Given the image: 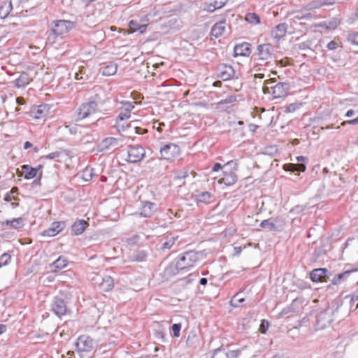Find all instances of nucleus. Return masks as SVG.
I'll return each instance as SVG.
<instances>
[{
	"instance_id": "obj_21",
	"label": "nucleus",
	"mask_w": 358,
	"mask_h": 358,
	"mask_svg": "<svg viewBox=\"0 0 358 358\" xmlns=\"http://www.w3.org/2000/svg\"><path fill=\"white\" fill-rule=\"evenodd\" d=\"M250 54V44L248 43H243L236 45L234 48V56H248Z\"/></svg>"
},
{
	"instance_id": "obj_14",
	"label": "nucleus",
	"mask_w": 358,
	"mask_h": 358,
	"mask_svg": "<svg viewBox=\"0 0 358 358\" xmlns=\"http://www.w3.org/2000/svg\"><path fill=\"white\" fill-rule=\"evenodd\" d=\"M155 209V203L150 201H145L142 203V206L139 208V213H136L134 215L143 217H150L152 215Z\"/></svg>"
},
{
	"instance_id": "obj_39",
	"label": "nucleus",
	"mask_w": 358,
	"mask_h": 358,
	"mask_svg": "<svg viewBox=\"0 0 358 358\" xmlns=\"http://www.w3.org/2000/svg\"><path fill=\"white\" fill-rule=\"evenodd\" d=\"M245 19L248 22L252 24H257L260 23V18L259 15L255 13H248L245 15Z\"/></svg>"
},
{
	"instance_id": "obj_37",
	"label": "nucleus",
	"mask_w": 358,
	"mask_h": 358,
	"mask_svg": "<svg viewBox=\"0 0 358 358\" xmlns=\"http://www.w3.org/2000/svg\"><path fill=\"white\" fill-rule=\"evenodd\" d=\"M245 301V298L241 292L236 293L233 296L230 303L233 307H238L240 304Z\"/></svg>"
},
{
	"instance_id": "obj_57",
	"label": "nucleus",
	"mask_w": 358,
	"mask_h": 358,
	"mask_svg": "<svg viewBox=\"0 0 358 358\" xmlns=\"http://www.w3.org/2000/svg\"><path fill=\"white\" fill-rule=\"evenodd\" d=\"M338 47V44L336 41H330L327 45V48L330 50H335Z\"/></svg>"
},
{
	"instance_id": "obj_24",
	"label": "nucleus",
	"mask_w": 358,
	"mask_h": 358,
	"mask_svg": "<svg viewBox=\"0 0 358 358\" xmlns=\"http://www.w3.org/2000/svg\"><path fill=\"white\" fill-rule=\"evenodd\" d=\"M32 78L29 76V74L27 72H22L19 78L15 80V85L17 88L24 87L28 85Z\"/></svg>"
},
{
	"instance_id": "obj_41",
	"label": "nucleus",
	"mask_w": 358,
	"mask_h": 358,
	"mask_svg": "<svg viewBox=\"0 0 358 358\" xmlns=\"http://www.w3.org/2000/svg\"><path fill=\"white\" fill-rule=\"evenodd\" d=\"M260 227L264 229H267L269 231H276L277 227L273 222L271 221V220H264L260 223Z\"/></svg>"
},
{
	"instance_id": "obj_23",
	"label": "nucleus",
	"mask_w": 358,
	"mask_h": 358,
	"mask_svg": "<svg viewBox=\"0 0 358 358\" xmlns=\"http://www.w3.org/2000/svg\"><path fill=\"white\" fill-rule=\"evenodd\" d=\"M225 28H226V21L225 20H222L221 22H217L213 26L211 31H210V34L215 38H219L222 35V34L225 31Z\"/></svg>"
},
{
	"instance_id": "obj_55",
	"label": "nucleus",
	"mask_w": 358,
	"mask_h": 358,
	"mask_svg": "<svg viewBox=\"0 0 358 358\" xmlns=\"http://www.w3.org/2000/svg\"><path fill=\"white\" fill-rule=\"evenodd\" d=\"M61 155L59 152H53L47 155H45L43 157L48 159H53L55 158L59 157Z\"/></svg>"
},
{
	"instance_id": "obj_2",
	"label": "nucleus",
	"mask_w": 358,
	"mask_h": 358,
	"mask_svg": "<svg viewBox=\"0 0 358 358\" xmlns=\"http://www.w3.org/2000/svg\"><path fill=\"white\" fill-rule=\"evenodd\" d=\"M199 260V253L188 251L181 254L176 262L175 267L178 271H187Z\"/></svg>"
},
{
	"instance_id": "obj_18",
	"label": "nucleus",
	"mask_w": 358,
	"mask_h": 358,
	"mask_svg": "<svg viewBox=\"0 0 358 358\" xmlns=\"http://www.w3.org/2000/svg\"><path fill=\"white\" fill-rule=\"evenodd\" d=\"M287 29V24L286 23H280L272 29L271 31V37L278 41L285 36Z\"/></svg>"
},
{
	"instance_id": "obj_62",
	"label": "nucleus",
	"mask_w": 358,
	"mask_h": 358,
	"mask_svg": "<svg viewBox=\"0 0 358 358\" xmlns=\"http://www.w3.org/2000/svg\"><path fill=\"white\" fill-rule=\"evenodd\" d=\"M355 114V111L352 109L348 110L345 114V117H351Z\"/></svg>"
},
{
	"instance_id": "obj_36",
	"label": "nucleus",
	"mask_w": 358,
	"mask_h": 358,
	"mask_svg": "<svg viewBox=\"0 0 358 358\" xmlns=\"http://www.w3.org/2000/svg\"><path fill=\"white\" fill-rule=\"evenodd\" d=\"M45 106H38L31 111V115L35 119H41L45 116Z\"/></svg>"
},
{
	"instance_id": "obj_40",
	"label": "nucleus",
	"mask_w": 358,
	"mask_h": 358,
	"mask_svg": "<svg viewBox=\"0 0 358 358\" xmlns=\"http://www.w3.org/2000/svg\"><path fill=\"white\" fill-rule=\"evenodd\" d=\"M92 177H93V169L87 167L82 171L81 178L84 181H85V182L90 181L92 178Z\"/></svg>"
},
{
	"instance_id": "obj_35",
	"label": "nucleus",
	"mask_w": 358,
	"mask_h": 358,
	"mask_svg": "<svg viewBox=\"0 0 358 358\" xmlns=\"http://www.w3.org/2000/svg\"><path fill=\"white\" fill-rule=\"evenodd\" d=\"M103 149H109L111 147L118 146V139L113 137H108L102 141Z\"/></svg>"
},
{
	"instance_id": "obj_56",
	"label": "nucleus",
	"mask_w": 358,
	"mask_h": 358,
	"mask_svg": "<svg viewBox=\"0 0 358 358\" xmlns=\"http://www.w3.org/2000/svg\"><path fill=\"white\" fill-rule=\"evenodd\" d=\"M358 124V117L355 118V119H352V120H347V121H344L341 123V126H345L346 124H351V125H355V124Z\"/></svg>"
},
{
	"instance_id": "obj_7",
	"label": "nucleus",
	"mask_w": 358,
	"mask_h": 358,
	"mask_svg": "<svg viewBox=\"0 0 358 358\" xmlns=\"http://www.w3.org/2000/svg\"><path fill=\"white\" fill-rule=\"evenodd\" d=\"M128 159L130 163H136L145 157V149L139 145H129L127 149Z\"/></svg>"
},
{
	"instance_id": "obj_11",
	"label": "nucleus",
	"mask_w": 358,
	"mask_h": 358,
	"mask_svg": "<svg viewBox=\"0 0 358 358\" xmlns=\"http://www.w3.org/2000/svg\"><path fill=\"white\" fill-rule=\"evenodd\" d=\"M51 311L59 317L66 315L67 307L64 300L60 297L55 296L51 303Z\"/></svg>"
},
{
	"instance_id": "obj_54",
	"label": "nucleus",
	"mask_w": 358,
	"mask_h": 358,
	"mask_svg": "<svg viewBox=\"0 0 358 358\" xmlns=\"http://www.w3.org/2000/svg\"><path fill=\"white\" fill-rule=\"evenodd\" d=\"M268 325H269L268 322H267L266 320L262 321V323L260 325V329H261V332L262 334H265L266 332V330L268 328Z\"/></svg>"
},
{
	"instance_id": "obj_48",
	"label": "nucleus",
	"mask_w": 358,
	"mask_h": 358,
	"mask_svg": "<svg viewBox=\"0 0 358 358\" xmlns=\"http://www.w3.org/2000/svg\"><path fill=\"white\" fill-rule=\"evenodd\" d=\"M203 10L208 13H213L217 10L216 7L214 6V3H204L203 6Z\"/></svg>"
},
{
	"instance_id": "obj_59",
	"label": "nucleus",
	"mask_w": 358,
	"mask_h": 358,
	"mask_svg": "<svg viewBox=\"0 0 358 358\" xmlns=\"http://www.w3.org/2000/svg\"><path fill=\"white\" fill-rule=\"evenodd\" d=\"M291 312V308L287 307L282 310V311L280 313V315L282 317L285 315H287Z\"/></svg>"
},
{
	"instance_id": "obj_52",
	"label": "nucleus",
	"mask_w": 358,
	"mask_h": 358,
	"mask_svg": "<svg viewBox=\"0 0 358 358\" xmlns=\"http://www.w3.org/2000/svg\"><path fill=\"white\" fill-rule=\"evenodd\" d=\"M227 2V0H214V6L216 7L217 9H220L222 8Z\"/></svg>"
},
{
	"instance_id": "obj_47",
	"label": "nucleus",
	"mask_w": 358,
	"mask_h": 358,
	"mask_svg": "<svg viewBox=\"0 0 358 358\" xmlns=\"http://www.w3.org/2000/svg\"><path fill=\"white\" fill-rule=\"evenodd\" d=\"M146 259V255L144 252H138L133 257V260L136 262H144Z\"/></svg>"
},
{
	"instance_id": "obj_34",
	"label": "nucleus",
	"mask_w": 358,
	"mask_h": 358,
	"mask_svg": "<svg viewBox=\"0 0 358 358\" xmlns=\"http://www.w3.org/2000/svg\"><path fill=\"white\" fill-rule=\"evenodd\" d=\"M131 117L129 112L124 111L121 112L117 117L115 127L118 131H124L125 127L124 125H120L119 122L127 120Z\"/></svg>"
},
{
	"instance_id": "obj_42",
	"label": "nucleus",
	"mask_w": 358,
	"mask_h": 358,
	"mask_svg": "<svg viewBox=\"0 0 358 358\" xmlns=\"http://www.w3.org/2000/svg\"><path fill=\"white\" fill-rule=\"evenodd\" d=\"M175 237H167L166 241L162 243L161 248L162 249H170L174 244L176 239Z\"/></svg>"
},
{
	"instance_id": "obj_1",
	"label": "nucleus",
	"mask_w": 358,
	"mask_h": 358,
	"mask_svg": "<svg viewBox=\"0 0 358 358\" xmlns=\"http://www.w3.org/2000/svg\"><path fill=\"white\" fill-rule=\"evenodd\" d=\"M275 78L266 80L264 82L262 92L264 94H271L273 99L286 97L290 90V85L287 82L276 83Z\"/></svg>"
},
{
	"instance_id": "obj_25",
	"label": "nucleus",
	"mask_w": 358,
	"mask_h": 358,
	"mask_svg": "<svg viewBox=\"0 0 358 358\" xmlns=\"http://www.w3.org/2000/svg\"><path fill=\"white\" fill-rule=\"evenodd\" d=\"M117 65L113 62H110L104 64L102 67L101 74L103 76H110L116 73Z\"/></svg>"
},
{
	"instance_id": "obj_31",
	"label": "nucleus",
	"mask_w": 358,
	"mask_h": 358,
	"mask_svg": "<svg viewBox=\"0 0 358 358\" xmlns=\"http://www.w3.org/2000/svg\"><path fill=\"white\" fill-rule=\"evenodd\" d=\"M13 9L11 1H4L0 6V18L5 19Z\"/></svg>"
},
{
	"instance_id": "obj_49",
	"label": "nucleus",
	"mask_w": 358,
	"mask_h": 358,
	"mask_svg": "<svg viewBox=\"0 0 358 358\" xmlns=\"http://www.w3.org/2000/svg\"><path fill=\"white\" fill-rule=\"evenodd\" d=\"M180 329H181V324L180 323H176L172 325V330H173L174 337L178 338L180 336Z\"/></svg>"
},
{
	"instance_id": "obj_8",
	"label": "nucleus",
	"mask_w": 358,
	"mask_h": 358,
	"mask_svg": "<svg viewBox=\"0 0 358 358\" xmlns=\"http://www.w3.org/2000/svg\"><path fill=\"white\" fill-rule=\"evenodd\" d=\"M74 27V23L69 20H56L52 22V29L56 34L62 37V35L68 33Z\"/></svg>"
},
{
	"instance_id": "obj_61",
	"label": "nucleus",
	"mask_w": 358,
	"mask_h": 358,
	"mask_svg": "<svg viewBox=\"0 0 358 358\" xmlns=\"http://www.w3.org/2000/svg\"><path fill=\"white\" fill-rule=\"evenodd\" d=\"M222 168V165L219 163H215L213 168H212V171H214V172H216V171H218L220 169H221Z\"/></svg>"
},
{
	"instance_id": "obj_26",
	"label": "nucleus",
	"mask_w": 358,
	"mask_h": 358,
	"mask_svg": "<svg viewBox=\"0 0 358 358\" xmlns=\"http://www.w3.org/2000/svg\"><path fill=\"white\" fill-rule=\"evenodd\" d=\"M2 226L10 227L15 229H20L24 225L22 217L14 218L13 220H7L2 222Z\"/></svg>"
},
{
	"instance_id": "obj_44",
	"label": "nucleus",
	"mask_w": 358,
	"mask_h": 358,
	"mask_svg": "<svg viewBox=\"0 0 358 358\" xmlns=\"http://www.w3.org/2000/svg\"><path fill=\"white\" fill-rule=\"evenodd\" d=\"M301 103H292L285 107V112L286 113H294L301 106Z\"/></svg>"
},
{
	"instance_id": "obj_10",
	"label": "nucleus",
	"mask_w": 358,
	"mask_h": 358,
	"mask_svg": "<svg viewBox=\"0 0 358 358\" xmlns=\"http://www.w3.org/2000/svg\"><path fill=\"white\" fill-rule=\"evenodd\" d=\"M254 55L272 63L273 62V48L269 43L259 45L257 48V52Z\"/></svg>"
},
{
	"instance_id": "obj_58",
	"label": "nucleus",
	"mask_w": 358,
	"mask_h": 358,
	"mask_svg": "<svg viewBox=\"0 0 358 358\" xmlns=\"http://www.w3.org/2000/svg\"><path fill=\"white\" fill-rule=\"evenodd\" d=\"M358 301V290L355 292L351 296H350V303H352L355 301Z\"/></svg>"
},
{
	"instance_id": "obj_15",
	"label": "nucleus",
	"mask_w": 358,
	"mask_h": 358,
	"mask_svg": "<svg viewBox=\"0 0 358 358\" xmlns=\"http://www.w3.org/2000/svg\"><path fill=\"white\" fill-rule=\"evenodd\" d=\"M65 226L64 222H54L48 229L42 232V236L53 237L62 231Z\"/></svg>"
},
{
	"instance_id": "obj_64",
	"label": "nucleus",
	"mask_w": 358,
	"mask_h": 358,
	"mask_svg": "<svg viewBox=\"0 0 358 358\" xmlns=\"http://www.w3.org/2000/svg\"><path fill=\"white\" fill-rule=\"evenodd\" d=\"M306 159V157H305L303 156L296 157V161H297L298 164L305 162Z\"/></svg>"
},
{
	"instance_id": "obj_30",
	"label": "nucleus",
	"mask_w": 358,
	"mask_h": 358,
	"mask_svg": "<svg viewBox=\"0 0 358 358\" xmlns=\"http://www.w3.org/2000/svg\"><path fill=\"white\" fill-rule=\"evenodd\" d=\"M67 266V260L64 257H59L57 259H56L54 262H52L50 267L52 271L54 272H57Z\"/></svg>"
},
{
	"instance_id": "obj_16",
	"label": "nucleus",
	"mask_w": 358,
	"mask_h": 358,
	"mask_svg": "<svg viewBox=\"0 0 358 358\" xmlns=\"http://www.w3.org/2000/svg\"><path fill=\"white\" fill-rule=\"evenodd\" d=\"M240 355L238 350L225 351L223 348H217L213 351L211 358H238Z\"/></svg>"
},
{
	"instance_id": "obj_45",
	"label": "nucleus",
	"mask_w": 358,
	"mask_h": 358,
	"mask_svg": "<svg viewBox=\"0 0 358 358\" xmlns=\"http://www.w3.org/2000/svg\"><path fill=\"white\" fill-rule=\"evenodd\" d=\"M348 41L353 45H358V32H352L348 34Z\"/></svg>"
},
{
	"instance_id": "obj_5",
	"label": "nucleus",
	"mask_w": 358,
	"mask_h": 358,
	"mask_svg": "<svg viewBox=\"0 0 358 358\" xmlns=\"http://www.w3.org/2000/svg\"><path fill=\"white\" fill-rule=\"evenodd\" d=\"M96 342L87 335L80 336L76 343V348L79 352H87L92 350Z\"/></svg>"
},
{
	"instance_id": "obj_50",
	"label": "nucleus",
	"mask_w": 358,
	"mask_h": 358,
	"mask_svg": "<svg viewBox=\"0 0 358 358\" xmlns=\"http://www.w3.org/2000/svg\"><path fill=\"white\" fill-rule=\"evenodd\" d=\"M121 104H122V109L124 110V111H127V112H129L131 113V110L134 108V106L132 105V103L129 101H123L121 102Z\"/></svg>"
},
{
	"instance_id": "obj_27",
	"label": "nucleus",
	"mask_w": 358,
	"mask_h": 358,
	"mask_svg": "<svg viewBox=\"0 0 358 358\" xmlns=\"http://www.w3.org/2000/svg\"><path fill=\"white\" fill-rule=\"evenodd\" d=\"M213 195L209 192H202L195 195L196 203L208 204L211 203Z\"/></svg>"
},
{
	"instance_id": "obj_53",
	"label": "nucleus",
	"mask_w": 358,
	"mask_h": 358,
	"mask_svg": "<svg viewBox=\"0 0 358 358\" xmlns=\"http://www.w3.org/2000/svg\"><path fill=\"white\" fill-rule=\"evenodd\" d=\"M83 74H85V69L84 67H82L78 72L75 73V78L76 80H83Z\"/></svg>"
},
{
	"instance_id": "obj_32",
	"label": "nucleus",
	"mask_w": 358,
	"mask_h": 358,
	"mask_svg": "<svg viewBox=\"0 0 358 358\" xmlns=\"http://www.w3.org/2000/svg\"><path fill=\"white\" fill-rule=\"evenodd\" d=\"M94 91L95 92L94 95L89 98L88 100L90 101H94L99 108V106L103 103V101L101 100V94H103V91L100 87H94Z\"/></svg>"
},
{
	"instance_id": "obj_17",
	"label": "nucleus",
	"mask_w": 358,
	"mask_h": 358,
	"mask_svg": "<svg viewBox=\"0 0 358 358\" xmlns=\"http://www.w3.org/2000/svg\"><path fill=\"white\" fill-rule=\"evenodd\" d=\"M328 273L329 270L325 268L313 269L310 274V279L313 282H315L326 281Z\"/></svg>"
},
{
	"instance_id": "obj_51",
	"label": "nucleus",
	"mask_w": 358,
	"mask_h": 358,
	"mask_svg": "<svg viewBox=\"0 0 358 358\" xmlns=\"http://www.w3.org/2000/svg\"><path fill=\"white\" fill-rule=\"evenodd\" d=\"M140 236L138 235H134L128 238L127 243L130 245H136L139 242Z\"/></svg>"
},
{
	"instance_id": "obj_13",
	"label": "nucleus",
	"mask_w": 358,
	"mask_h": 358,
	"mask_svg": "<svg viewBox=\"0 0 358 358\" xmlns=\"http://www.w3.org/2000/svg\"><path fill=\"white\" fill-rule=\"evenodd\" d=\"M273 64L268 60H264L256 55L252 57V71L257 72L266 70V68H271Z\"/></svg>"
},
{
	"instance_id": "obj_4",
	"label": "nucleus",
	"mask_w": 358,
	"mask_h": 358,
	"mask_svg": "<svg viewBox=\"0 0 358 358\" xmlns=\"http://www.w3.org/2000/svg\"><path fill=\"white\" fill-rule=\"evenodd\" d=\"M217 78L224 81L231 79H238L240 73L236 71L231 65L227 64H220L216 68Z\"/></svg>"
},
{
	"instance_id": "obj_19",
	"label": "nucleus",
	"mask_w": 358,
	"mask_h": 358,
	"mask_svg": "<svg viewBox=\"0 0 358 358\" xmlns=\"http://www.w3.org/2000/svg\"><path fill=\"white\" fill-rule=\"evenodd\" d=\"M88 226L89 223L85 220H78L71 226V233L75 236L80 235Z\"/></svg>"
},
{
	"instance_id": "obj_28",
	"label": "nucleus",
	"mask_w": 358,
	"mask_h": 358,
	"mask_svg": "<svg viewBox=\"0 0 358 358\" xmlns=\"http://www.w3.org/2000/svg\"><path fill=\"white\" fill-rule=\"evenodd\" d=\"M283 169L286 171H299V172H304L306 169V164L304 163H299V164H285L283 166Z\"/></svg>"
},
{
	"instance_id": "obj_22",
	"label": "nucleus",
	"mask_w": 358,
	"mask_h": 358,
	"mask_svg": "<svg viewBox=\"0 0 358 358\" xmlns=\"http://www.w3.org/2000/svg\"><path fill=\"white\" fill-rule=\"evenodd\" d=\"M42 168L41 165H39L37 168H33L29 165H22L21 166L22 171L24 174V178L27 180L34 178L38 172Z\"/></svg>"
},
{
	"instance_id": "obj_43",
	"label": "nucleus",
	"mask_w": 358,
	"mask_h": 358,
	"mask_svg": "<svg viewBox=\"0 0 358 358\" xmlns=\"http://www.w3.org/2000/svg\"><path fill=\"white\" fill-rule=\"evenodd\" d=\"M10 255L8 253H3L0 256V268L6 266L10 261Z\"/></svg>"
},
{
	"instance_id": "obj_63",
	"label": "nucleus",
	"mask_w": 358,
	"mask_h": 358,
	"mask_svg": "<svg viewBox=\"0 0 358 358\" xmlns=\"http://www.w3.org/2000/svg\"><path fill=\"white\" fill-rule=\"evenodd\" d=\"M338 24L339 23L336 20H334V21L329 22V25L328 27L331 28V29H335L338 26Z\"/></svg>"
},
{
	"instance_id": "obj_46",
	"label": "nucleus",
	"mask_w": 358,
	"mask_h": 358,
	"mask_svg": "<svg viewBox=\"0 0 358 358\" xmlns=\"http://www.w3.org/2000/svg\"><path fill=\"white\" fill-rule=\"evenodd\" d=\"M236 101V96L234 95H229L225 99H223L219 101V104L224 105L227 103H231Z\"/></svg>"
},
{
	"instance_id": "obj_6",
	"label": "nucleus",
	"mask_w": 358,
	"mask_h": 358,
	"mask_svg": "<svg viewBox=\"0 0 358 358\" xmlns=\"http://www.w3.org/2000/svg\"><path fill=\"white\" fill-rule=\"evenodd\" d=\"M161 158L166 160H172L179 156L180 149L178 145L174 143H168L160 148Z\"/></svg>"
},
{
	"instance_id": "obj_3",
	"label": "nucleus",
	"mask_w": 358,
	"mask_h": 358,
	"mask_svg": "<svg viewBox=\"0 0 358 358\" xmlns=\"http://www.w3.org/2000/svg\"><path fill=\"white\" fill-rule=\"evenodd\" d=\"M98 111L99 108L96 103L94 101H90L87 100L78 108L76 112L77 120L79 121L88 118L96 113Z\"/></svg>"
},
{
	"instance_id": "obj_9",
	"label": "nucleus",
	"mask_w": 358,
	"mask_h": 358,
	"mask_svg": "<svg viewBox=\"0 0 358 358\" xmlns=\"http://www.w3.org/2000/svg\"><path fill=\"white\" fill-rule=\"evenodd\" d=\"M94 284H96L101 291L108 292L111 290L114 286V280L109 275L101 276L97 275L93 278Z\"/></svg>"
},
{
	"instance_id": "obj_33",
	"label": "nucleus",
	"mask_w": 358,
	"mask_h": 358,
	"mask_svg": "<svg viewBox=\"0 0 358 358\" xmlns=\"http://www.w3.org/2000/svg\"><path fill=\"white\" fill-rule=\"evenodd\" d=\"M129 27L131 32L139 31L141 34L146 31L147 24H139L137 21L131 20L129 22Z\"/></svg>"
},
{
	"instance_id": "obj_38",
	"label": "nucleus",
	"mask_w": 358,
	"mask_h": 358,
	"mask_svg": "<svg viewBox=\"0 0 358 358\" xmlns=\"http://www.w3.org/2000/svg\"><path fill=\"white\" fill-rule=\"evenodd\" d=\"M48 36L46 39V43L50 45L55 44L59 38L62 37L59 35L56 34L54 30L50 28V29L47 32Z\"/></svg>"
},
{
	"instance_id": "obj_60",
	"label": "nucleus",
	"mask_w": 358,
	"mask_h": 358,
	"mask_svg": "<svg viewBox=\"0 0 358 358\" xmlns=\"http://www.w3.org/2000/svg\"><path fill=\"white\" fill-rule=\"evenodd\" d=\"M136 133L138 134H145L147 132V129H142L141 127H135Z\"/></svg>"
},
{
	"instance_id": "obj_29",
	"label": "nucleus",
	"mask_w": 358,
	"mask_h": 358,
	"mask_svg": "<svg viewBox=\"0 0 358 358\" xmlns=\"http://www.w3.org/2000/svg\"><path fill=\"white\" fill-rule=\"evenodd\" d=\"M358 271V267H354L350 270H347L343 273H338L331 280L332 284L337 285L341 282L343 279H346L351 273L356 272Z\"/></svg>"
},
{
	"instance_id": "obj_20",
	"label": "nucleus",
	"mask_w": 358,
	"mask_h": 358,
	"mask_svg": "<svg viewBox=\"0 0 358 358\" xmlns=\"http://www.w3.org/2000/svg\"><path fill=\"white\" fill-rule=\"evenodd\" d=\"M332 321L333 318L329 310L321 312L317 316V322L319 325H321L322 328L330 325Z\"/></svg>"
},
{
	"instance_id": "obj_12",
	"label": "nucleus",
	"mask_w": 358,
	"mask_h": 358,
	"mask_svg": "<svg viewBox=\"0 0 358 358\" xmlns=\"http://www.w3.org/2000/svg\"><path fill=\"white\" fill-rule=\"evenodd\" d=\"M232 164H234V162L231 161L224 165L223 168L225 169V171L223 172V177L220 180L221 183L227 186L233 185L237 181V176L236 173L231 171L226 170V169Z\"/></svg>"
}]
</instances>
